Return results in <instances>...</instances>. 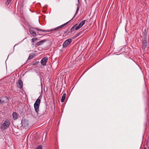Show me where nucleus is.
<instances>
[{
    "label": "nucleus",
    "instance_id": "f257e3e1",
    "mask_svg": "<svg viewBox=\"0 0 149 149\" xmlns=\"http://www.w3.org/2000/svg\"><path fill=\"white\" fill-rule=\"evenodd\" d=\"M73 19L72 18L71 20L68 21V22L64 24H63L57 27L52 29L50 30H43L40 29H38V28H34L32 27H30V28L29 29V31L31 35L33 36H36L37 35L36 32L34 31L33 29H35L40 31H42L44 32H49L50 31H56L57 30L61 28H62L64 26L67 24L69 22H70L71 20Z\"/></svg>",
    "mask_w": 149,
    "mask_h": 149
},
{
    "label": "nucleus",
    "instance_id": "aec40b11",
    "mask_svg": "<svg viewBox=\"0 0 149 149\" xmlns=\"http://www.w3.org/2000/svg\"><path fill=\"white\" fill-rule=\"evenodd\" d=\"M78 37L77 36V34H76L74 37V38H75L77 37Z\"/></svg>",
    "mask_w": 149,
    "mask_h": 149
},
{
    "label": "nucleus",
    "instance_id": "4be33fe9",
    "mask_svg": "<svg viewBox=\"0 0 149 149\" xmlns=\"http://www.w3.org/2000/svg\"><path fill=\"white\" fill-rule=\"evenodd\" d=\"M143 149H146V148L145 147Z\"/></svg>",
    "mask_w": 149,
    "mask_h": 149
},
{
    "label": "nucleus",
    "instance_id": "412c9836",
    "mask_svg": "<svg viewBox=\"0 0 149 149\" xmlns=\"http://www.w3.org/2000/svg\"><path fill=\"white\" fill-rule=\"evenodd\" d=\"M79 8H77V10L76 12V13H77V11L79 10Z\"/></svg>",
    "mask_w": 149,
    "mask_h": 149
},
{
    "label": "nucleus",
    "instance_id": "f3484780",
    "mask_svg": "<svg viewBox=\"0 0 149 149\" xmlns=\"http://www.w3.org/2000/svg\"><path fill=\"white\" fill-rule=\"evenodd\" d=\"M4 103V100H2L1 99H0V104H2Z\"/></svg>",
    "mask_w": 149,
    "mask_h": 149
},
{
    "label": "nucleus",
    "instance_id": "5701e85b",
    "mask_svg": "<svg viewBox=\"0 0 149 149\" xmlns=\"http://www.w3.org/2000/svg\"><path fill=\"white\" fill-rule=\"evenodd\" d=\"M56 32H59V31H56Z\"/></svg>",
    "mask_w": 149,
    "mask_h": 149
},
{
    "label": "nucleus",
    "instance_id": "1a4fd4ad",
    "mask_svg": "<svg viewBox=\"0 0 149 149\" xmlns=\"http://www.w3.org/2000/svg\"><path fill=\"white\" fill-rule=\"evenodd\" d=\"M46 40H43L37 42L36 45L38 46H39L43 44L46 41Z\"/></svg>",
    "mask_w": 149,
    "mask_h": 149
},
{
    "label": "nucleus",
    "instance_id": "f8f14e48",
    "mask_svg": "<svg viewBox=\"0 0 149 149\" xmlns=\"http://www.w3.org/2000/svg\"><path fill=\"white\" fill-rule=\"evenodd\" d=\"M13 117L15 119L17 118L18 116L17 113L15 112H13L12 114Z\"/></svg>",
    "mask_w": 149,
    "mask_h": 149
},
{
    "label": "nucleus",
    "instance_id": "6e6552de",
    "mask_svg": "<svg viewBox=\"0 0 149 149\" xmlns=\"http://www.w3.org/2000/svg\"><path fill=\"white\" fill-rule=\"evenodd\" d=\"M17 87L19 88H22L23 87L22 81L21 80H19L17 83Z\"/></svg>",
    "mask_w": 149,
    "mask_h": 149
},
{
    "label": "nucleus",
    "instance_id": "ddd939ff",
    "mask_svg": "<svg viewBox=\"0 0 149 149\" xmlns=\"http://www.w3.org/2000/svg\"><path fill=\"white\" fill-rule=\"evenodd\" d=\"M38 40V39L37 38H32L31 40V41L32 43H33L32 44V45L34 44V43L36 41Z\"/></svg>",
    "mask_w": 149,
    "mask_h": 149
},
{
    "label": "nucleus",
    "instance_id": "2eb2a0df",
    "mask_svg": "<svg viewBox=\"0 0 149 149\" xmlns=\"http://www.w3.org/2000/svg\"><path fill=\"white\" fill-rule=\"evenodd\" d=\"M38 61H33L32 63V65H37L38 64Z\"/></svg>",
    "mask_w": 149,
    "mask_h": 149
},
{
    "label": "nucleus",
    "instance_id": "dca6fc26",
    "mask_svg": "<svg viewBox=\"0 0 149 149\" xmlns=\"http://www.w3.org/2000/svg\"><path fill=\"white\" fill-rule=\"evenodd\" d=\"M36 149H42V146L41 145H39Z\"/></svg>",
    "mask_w": 149,
    "mask_h": 149
},
{
    "label": "nucleus",
    "instance_id": "20e7f679",
    "mask_svg": "<svg viewBox=\"0 0 149 149\" xmlns=\"http://www.w3.org/2000/svg\"><path fill=\"white\" fill-rule=\"evenodd\" d=\"M10 124V121L8 120H6L1 125V128L3 130H5L9 127Z\"/></svg>",
    "mask_w": 149,
    "mask_h": 149
},
{
    "label": "nucleus",
    "instance_id": "6ab92c4d",
    "mask_svg": "<svg viewBox=\"0 0 149 149\" xmlns=\"http://www.w3.org/2000/svg\"><path fill=\"white\" fill-rule=\"evenodd\" d=\"M10 2L9 1H8V0H7L6 1V4L7 5H9V4L10 3Z\"/></svg>",
    "mask_w": 149,
    "mask_h": 149
},
{
    "label": "nucleus",
    "instance_id": "4468645a",
    "mask_svg": "<svg viewBox=\"0 0 149 149\" xmlns=\"http://www.w3.org/2000/svg\"><path fill=\"white\" fill-rule=\"evenodd\" d=\"M34 55V54H33L32 55L30 54L29 56V58H28V59L30 60V59H31V58H33V57Z\"/></svg>",
    "mask_w": 149,
    "mask_h": 149
},
{
    "label": "nucleus",
    "instance_id": "b1692460",
    "mask_svg": "<svg viewBox=\"0 0 149 149\" xmlns=\"http://www.w3.org/2000/svg\"><path fill=\"white\" fill-rule=\"evenodd\" d=\"M75 17V15H74L73 18Z\"/></svg>",
    "mask_w": 149,
    "mask_h": 149
},
{
    "label": "nucleus",
    "instance_id": "9b49d317",
    "mask_svg": "<svg viewBox=\"0 0 149 149\" xmlns=\"http://www.w3.org/2000/svg\"><path fill=\"white\" fill-rule=\"evenodd\" d=\"M77 24H76L75 25H74L71 29H70V31L71 32H72L74 31L75 30H76V28L77 26Z\"/></svg>",
    "mask_w": 149,
    "mask_h": 149
},
{
    "label": "nucleus",
    "instance_id": "393cba45",
    "mask_svg": "<svg viewBox=\"0 0 149 149\" xmlns=\"http://www.w3.org/2000/svg\"><path fill=\"white\" fill-rule=\"evenodd\" d=\"M85 0V1H86V0Z\"/></svg>",
    "mask_w": 149,
    "mask_h": 149
},
{
    "label": "nucleus",
    "instance_id": "a211bd4d",
    "mask_svg": "<svg viewBox=\"0 0 149 149\" xmlns=\"http://www.w3.org/2000/svg\"><path fill=\"white\" fill-rule=\"evenodd\" d=\"M82 31H80L78 33H77V36H79L81 34V33H82Z\"/></svg>",
    "mask_w": 149,
    "mask_h": 149
},
{
    "label": "nucleus",
    "instance_id": "9d476101",
    "mask_svg": "<svg viewBox=\"0 0 149 149\" xmlns=\"http://www.w3.org/2000/svg\"><path fill=\"white\" fill-rule=\"evenodd\" d=\"M66 95V94L65 93H64L63 94L61 100V101L62 102H64V101L65 99Z\"/></svg>",
    "mask_w": 149,
    "mask_h": 149
},
{
    "label": "nucleus",
    "instance_id": "423d86ee",
    "mask_svg": "<svg viewBox=\"0 0 149 149\" xmlns=\"http://www.w3.org/2000/svg\"><path fill=\"white\" fill-rule=\"evenodd\" d=\"M48 58L47 57L45 56L44 57L41 61V64L43 66H45L46 65V63L47 61Z\"/></svg>",
    "mask_w": 149,
    "mask_h": 149
},
{
    "label": "nucleus",
    "instance_id": "0eeeda50",
    "mask_svg": "<svg viewBox=\"0 0 149 149\" xmlns=\"http://www.w3.org/2000/svg\"><path fill=\"white\" fill-rule=\"evenodd\" d=\"M85 21V20H84L81 22L76 27V30H77L81 27L84 24Z\"/></svg>",
    "mask_w": 149,
    "mask_h": 149
},
{
    "label": "nucleus",
    "instance_id": "7ed1b4c3",
    "mask_svg": "<svg viewBox=\"0 0 149 149\" xmlns=\"http://www.w3.org/2000/svg\"><path fill=\"white\" fill-rule=\"evenodd\" d=\"M143 38L142 39V48L145 50L147 46V42L146 41V34L144 33L143 34Z\"/></svg>",
    "mask_w": 149,
    "mask_h": 149
},
{
    "label": "nucleus",
    "instance_id": "f03ea898",
    "mask_svg": "<svg viewBox=\"0 0 149 149\" xmlns=\"http://www.w3.org/2000/svg\"><path fill=\"white\" fill-rule=\"evenodd\" d=\"M41 97L40 96H39L36 100L34 104L35 110L36 113H38L39 111V107L41 102Z\"/></svg>",
    "mask_w": 149,
    "mask_h": 149
},
{
    "label": "nucleus",
    "instance_id": "39448f33",
    "mask_svg": "<svg viewBox=\"0 0 149 149\" xmlns=\"http://www.w3.org/2000/svg\"><path fill=\"white\" fill-rule=\"evenodd\" d=\"M72 41L71 38L65 40L63 44V47H66L68 45L70 44Z\"/></svg>",
    "mask_w": 149,
    "mask_h": 149
}]
</instances>
